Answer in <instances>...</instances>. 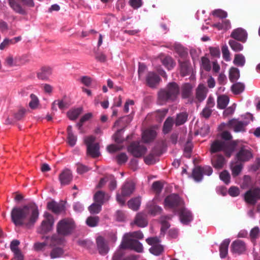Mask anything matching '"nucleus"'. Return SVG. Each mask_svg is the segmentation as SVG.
I'll return each mask as SVG.
<instances>
[{
  "instance_id": "1",
  "label": "nucleus",
  "mask_w": 260,
  "mask_h": 260,
  "mask_svg": "<svg viewBox=\"0 0 260 260\" xmlns=\"http://www.w3.org/2000/svg\"><path fill=\"white\" fill-rule=\"evenodd\" d=\"M39 210L35 204H29L22 207H14L11 213L12 222L16 226L25 225L30 226L37 220Z\"/></svg>"
},
{
  "instance_id": "2",
  "label": "nucleus",
  "mask_w": 260,
  "mask_h": 260,
  "mask_svg": "<svg viewBox=\"0 0 260 260\" xmlns=\"http://www.w3.org/2000/svg\"><path fill=\"white\" fill-rule=\"evenodd\" d=\"M180 90L179 86L177 83H169L164 88L160 89L157 93L158 104L164 105L167 102L175 101L179 94Z\"/></svg>"
},
{
  "instance_id": "3",
  "label": "nucleus",
  "mask_w": 260,
  "mask_h": 260,
  "mask_svg": "<svg viewBox=\"0 0 260 260\" xmlns=\"http://www.w3.org/2000/svg\"><path fill=\"white\" fill-rule=\"evenodd\" d=\"M237 145L236 141H223L221 140H214L211 145L210 151L215 153L223 151L228 157H230Z\"/></svg>"
},
{
  "instance_id": "4",
  "label": "nucleus",
  "mask_w": 260,
  "mask_h": 260,
  "mask_svg": "<svg viewBox=\"0 0 260 260\" xmlns=\"http://www.w3.org/2000/svg\"><path fill=\"white\" fill-rule=\"evenodd\" d=\"M75 228V223L73 219L65 218L57 223L56 231L60 236H67L73 233Z\"/></svg>"
},
{
  "instance_id": "5",
  "label": "nucleus",
  "mask_w": 260,
  "mask_h": 260,
  "mask_svg": "<svg viewBox=\"0 0 260 260\" xmlns=\"http://www.w3.org/2000/svg\"><path fill=\"white\" fill-rule=\"evenodd\" d=\"M8 3L14 11L23 15L27 13L25 7L32 8L35 6L34 0H8Z\"/></svg>"
},
{
  "instance_id": "6",
  "label": "nucleus",
  "mask_w": 260,
  "mask_h": 260,
  "mask_svg": "<svg viewBox=\"0 0 260 260\" xmlns=\"http://www.w3.org/2000/svg\"><path fill=\"white\" fill-rule=\"evenodd\" d=\"M183 205V202L180 197L175 193L168 196L164 200V207L165 208H170L176 210L179 209Z\"/></svg>"
},
{
  "instance_id": "7",
  "label": "nucleus",
  "mask_w": 260,
  "mask_h": 260,
  "mask_svg": "<svg viewBox=\"0 0 260 260\" xmlns=\"http://www.w3.org/2000/svg\"><path fill=\"white\" fill-rule=\"evenodd\" d=\"M120 248L134 250L138 252H142L143 250V245L140 242L129 238H124L120 244Z\"/></svg>"
},
{
  "instance_id": "8",
  "label": "nucleus",
  "mask_w": 260,
  "mask_h": 260,
  "mask_svg": "<svg viewBox=\"0 0 260 260\" xmlns=\"http://www.w3.org/2000/svg\"><path fill=\"white\" fill-rule=\"evenodd\" d=\"M244 199L246 203L254 205L260 200V188L254 187L249 189L244 193Z\"/></svg>"
},
{
  "instance_id": "9",
  "label": "nucleus",
  "mask_w": 260,
  "mask_h": 260,
  "mask_svg": "<svg viewBox=\"0 0 260 260\" xmlns=\"http://www.w3.org/2000/svg\"><path fill=\"white\" fill-rule=\"evenodd\" d=\"M128 151L135 157H140L145 154L146 147L139 142H132L127 147Z\"/></svg>"
},
{
  "instance_id": "10",
  "label": "nucleus",
  "mask_w": 260,
  "mask_h": 260,
  "mask_svg": "<svg viewBox=\"0 0 260 260\" xmlns=\"http://www.w3.org/2000/svg\"><path fill=\"white\" fill-rule=\"evenodd\" d=\"M249 123L247 121H241L233 118L224 124L228 128L233 129L236 133L244 132L246 131L245 127Z\"/></svg>"
},
{
  "instance_id": "11",
  "label": "nucleus",
  "mask_w": 260,
  "mask_h": 260,
  "mask_svg": "<svg viewBox=\"0 0 260 260\" xmlns=\"http://www.w3.org/2000/svg\"><path fill=\"white\" fill-rule=\"evenodd\" d=\"M236 159L241 163L248 161L253 157V154L250 149L245 146H242L236 155Z\"/></svg>"
},
{
  "instance_id": "12",
  "label": "nucleus",
  "mask_w": 260,
  "mask_h": 260,
  "mask_svg": "<svg viewBox=\"0 0 260 260\" xmlns=\"http://www.w3.org/2000/svg\"><path fill=\"white\" fill-rule=\"evenodd\" d=\"M230 37L239 42L244 43L247 39L248 34L244 29L239 27L232 31Z\"/></svg>"
},
{
  "instance_id": "13",
  "label": "nucleus",
  "mask_w": 260,
  "mask_h": 260,
  "mask_svg": "<svg viewBox=\"0 0 260 260\" xmlns=\"http://www.w3.org/2000/svg\"><path fill=\"white\" fill-rule=\"evenodd\" d=\"M181 223L184 224H188L193 219V216L191 212L185 208L183 205L178 211Z\"/></svg>"
},
{
  "instance_id": "14",
  "label": "nucleus",
  "mask_w": 260,
  "mask_h": 260,
  "mask_svg": "<svg viewBox=\"0 0 260 260\" xmlns=\"http://www.w3.org/2000/svg\"><path fill=\"white\" fill-rule=\"evenodd\" d=\"M161 79L153 72H149L146 76V84L151 88H155L159 84Z\"/></svg>"
},
{
  "instance_id": "15",
  "label": "nucleus",
  "mask_w": 260,
  "mask_h": 260,
  "mask_svg": "<svg viewBox=\"0 0 260 260\" xmlns=\"http://www.w3.org/2000/svg\"><path fill=\"white\" fill-rule=\"evenodd\" d=\"M245 243L242 240H236L231 244V250L233 253L240 254L246 250Z\"/></svg>"
},
{
  "instance_id": "16",
  "label": "nucleus",
  "mask_w": 260,
  "mask_h": 260,
  "mask_svg": "<svg viewBox=\"0 0 260 260\" xmlns=\"http://www.w3.org/2000/svg\"><path fill=\"white\" fill-rule=\"evenodd\" d=\"M146 209L148 213L152 216L160 214L162 211V208L155 203L154 200L147 203Z\"/></svg>"
},
{
  "instance_id": "17",
  "label": "nucleus",
  "mask_w": 260,
  "mask_h": 260,
  "mask_svg": "<svg viewBox=\"0 0 260 260\" xmlns=\"http://www.w3.org/2000/svg\"><path fill=\"white\" fill-rule=\"evenodd\" d=\"M136 185L132 181H126L121 187L122 196L129 197L135 190Z\"/></svg>"
},
{
  "instance_id": "18",
  "label": "nucleus",
  "mask_w": 260,
  "mask_h": 260,
  "mask_svg": "<svg viewBox=\"0 0 260 260\" xmlns=\"http://www.w3.org/2000/svg\"><path fill=\"white\" fill-rule=\"evenodd\" d=\"M72 179V172L69 169L64 170L59 175V180L61 185H66L70 184Z\"/></svg>"
},
{
  "instance_id": "19",
  "label": "nucleus",
  "mask_w": 260,
  "mask_h": 260,
  "mask_svg": "<svg viewBox=\"0 0 260 260\" xmlns=\"http://www.w3.org/2000/svg\"><path fill=\"white\" fill-rule=\"evenodd\" d=\"M96 243L99 253L102 255L106 254L109 248L104 238L102 236L98 237L96 239Z\"/></svg>"
},
{
  "instance_id": "20",
  "label": "nucleus",
  "mask_w": 260,
  "mask_h": 260,
  "mask_svg": "<svg viewBox=\"0 0 260 260\" xmlns=\"http://www.w3.org/2000/svg\"><path fill=\"white\" fill-rule=\"evenodd\" d=\"M20 244L19 241L13 240L10 244V249L14 253V259L16 260H23V256L21 250L19 249L18 246Z\"/></svg>"
},
{
  "instance_id": "21",
  "label": "nucleus",
  "mask_w": 260,
  "mask_h": 260,
  "mask_svg": "<svg viewBox=\"0 0 260 260\" xmlns=\"http://www.w3.org/2000/svg\"><path fill=\"white\" fill-rule=\"evenodd\" d=\"M211 164L216 169H221L225 164V158L221 154L214 155L211 158Z\"/></svg>"
},
{
  "instance_id": "22",
  "label": "nucleus",
  "mask_w": 260,
  "mask_h": 260,
  "mask_svg": "<svg viewBox=\"0 0 260 260\" xmlns=\"http://www.w3.org/2000/svg\"><path fill=\"white\" fill-rule=\"evenodd\" d=\"M208 89L203 84H200L196 89V98L198 102H202L203 101L207 93Z\"/></svg>"
},
{
  "instance_id": "23",
  "label": "nucleus",
  "mask_w": 260,
  "mask_h": 260,
  "mask_svg": "<svg viewBox=\"0 0 260 260\" xmlns=\"http://www.w3.org/2000/svg\"><path fill=\"white\" fill-rule=\"evenodd\" d=\"M193 86L190 83L183 84L181 87V95L182 99L189 98L192 94Z\"/></svg>"
},
{
  "instance_id": "24",
  "label": "nucleus",
  "mask_w": 260,
  "mask_h": 260,
  "mask_svg": "<svg viewBox=\"0 0 260 260\" xmlns=\"http://www.w3.org/2000/svg\"><path fill=\"white\" fill-rule=\"evenodd\" d=\"M110 196L103 191H98L94 195L95 202L103 205L105 202L109 200Z\"/></svg>"
},
{
  "instance_id": "25",
  "label": "nucleus",
  "mask_w": 260,
  "mask_h": 260,
  "mask_svg": "<svg viewBox=\"0 0 260 260\" xmlns=\"http://www.w3.org/2000/svg\"><path fill=\"white\" fill-rule=\"evenodd\" d=\"M180 74L183 77L189 75L192 72L190 63L188 61L180 62Z\"/></svg>"
},
{
  "instance_id": "26",
  "label": "nucleus",
  "mask_w": 260,
  "mask_h": 260,
  "mask_svg": "<svg viewBox=\"0 0 260 260\" xmlns=\"http://www.w3.org/2000/svg\"><path fill=\"white\" fill-rule=\"evenodd\" d=\"M47 209L55 214H58L64 210L63 206L55 201H51L47 203Z\"/></svg>"
},
{
  "instance_id": "27",
  "label": "nucleus",
  "mask_w": 260,
  "mask_h": 260,
  "mask_svg": "<svg viewBox=\"0 0 260 260\" xmlns=\"http://www.w3.org/2000/svg\"><path fill=\"white\" fill-rule=\"evenodd\" d=\"M100 146L98 143H94L93 145H89L87 147V153L93 158L100 156Z\"/></svg>"
},
{
  "instance_id": "28",
  "label": "nucleus",
  "mask_w": 260,
  "mask_h": 260,
  "mask_svg": "<svg viewBox=\"0 0 260 260\" xmlns=\"http://www.w3.org/2000/svg\"><path fill=\"white\" fill-rule=\"evenodd\" d=\"M134 223L139 227L144 228L148 224V221L146 216L142 213H138L135 217Z\"/></svg>"
},
{
  "instance_id": "29",
  "label": "nucleus",
  "mask_w": 260,
  "mask_h": 260,
  "mask_svg": "<svg viewBox=\"0 0 260 260\" xmlns=\"http://www.w3.org/2000/svg\"><path fill=\"white\" fill-rule=\"evenodd\" d=\"M52 74V69L49 67H44L41 69L38 73V78L41 80H47Z\"/></svg>"
},
{
  "instance_id": "30",
  "label": "nucleus",
  "mask_w": 260,
  "mask_h": 260,
  "mask_svg": "<svg viewBox=\"0 0 260 260\" xmlns=\"http://www.w3.org/2000/svg\"><path fill=\"white\" fill-rule=\"evenodd\" d=\"M229 239L224 240L219 247L220 256L221 258H225L228 253V247L230 243Z\"/></svg>"
},
{
  "instance_id": "31",
  "label": "nucleus",
  "mask_w": 260,
  "mask_h": 260,
  "mask_svg": "<svg viewBox=\"0 0 260 260\" xmlns=\"http://www.w3.org/2000/svg\"><path fill=\"white\" fill-rule=\"evenodd\" d=\"M156 136V132L153 129H147L143 134L142 139L144 142L148 143L154 139Z\"/></svg>"
},
{
  "instance_id": "32",
  "label": "nucleus",
  "mask_w": 260,
  "mask_h": 260,
  "mask_svg": "<svg viewBox=\"0 0 260 260\" xmlns=\"http://www.w3.org/2000/svg\"><path fill=\"white\" fill-rule=\"evenodd\" d=\"M54 221L43 220L39 230L40 234H46L50 232L52 228Z\"/></svg>"
},
{
  "instance_id": "33",
  "label": "nucleus",
  "mask_w": 260,
  "mask_h": 260,
  "mask_svg": "<svg viewBox=\"0 0 260 260\" xmlns=\"http://www.w3.org/2000/svg\"><path fill=\"white\" fill-rule=\"evenodd\" d=\"M174 123V118L172 117H168L164 123L162 129L163 133L165 134H167L171 132Z\"/></svg>"
},
{
  "instance_id": "34",
  "label": "nucleus",
  "mask_w": 260,
  "mask_h": 260,
  "mask_svg": "<svg viewBox=\"0 0 260 260\" xmlns=\"http://www.w3.org/2000/svg\"><path fill=\"white\" fill-rule=\"evenodd\" d=\"M141 205V197H138L131 199L127 202L128 207L134 210L137 211L139 209Z\"/></svg>"
},
{
  "instance_id": "35",
  "label": "nucleus",
  "mask_w": 260,
  "mask_h": 260,
  "mask_svg": "<svg viewBox=\"0 0 260 260\" xmlns=\"http://www.w3.org/2000/svg\"><path fill=\"white\" fill-rule=\"evenodd\" d=\"M188 114L186 112H181L177 114L174 123L176 126L183 124L187 120Z\"/></svg>"
},
{
  "instance_id": "36",
  "label": "nucleus",
  "mask_w": 260,
  "mask_h": 260,
  "mask_svg": "<svg viewBox=\"0 0 260 260\" xmlns=\"http://www.w3.org/2000/svg\"><path fill=\"white\" fill-rule=\"evenodd\" d=\"M19 58L15 57L14 58L12 55H10L6 58L4 64L9 67L19 66L20 63L19 62Z\"/></svg>"
},
{
  "instance_id": "37",
  "label": "nucleus",
  "mask_w": 260,
  "mask_h": 260,
  "mask_svg": "<svg viewBox=\"0 0 260 260\" xmlns=\"http://www.w3.org/2000/svg\"><path fill=\"white\" fill-rule=\"evenodd\" d=\"M172 218L171 215H164L160 217V223L161 224V232L165 233L170 226V223L167 220H170Z\"/></svg>"
},
{
  "instance_id": "38",
  "label": "nucleus",
  "mask_w": 260,
  "mask_h": 260,
  "mask_svg": "<svg viewBox=\"0 0 260 260\" xmlns=\"http://www.w3.org/2000/svg\"><path fill=\"white\" fill-rule=\"evenodd\" d=\"M82 110V108H77L76 109H74L68 111L67 113V115L70 120H76L81 114Z\"/></svg>"
},
{
  "instance_id": "39",
  "label": "nucleus",
  "mask_w": 260,
  "mask_h": 260,
  "mask_svg": "<svg viewBox=\"0 0 260 260\" xmlns=\"http://www.w3.org/2000/svg\"><path fill=\"white\" fill-rule=\"evenodd\" d=\"M240 77V71L238 68L232 67L229 71V79L231 82H235Z\"/></svg>"
},
{
  "instance_id": "40",
  "label": "nucleus",
  "mask_w": 260,
  "mask_h": 260,
  "mask_svg": "<svg viewBox=\"0 0 260 260\" xmlns=\"http://www.w3.org/2000/svg\"><path fill=\"white\" fill-rule=\"evenodd\" d=\"M229 102V98L226 95H221L217 99V107L220 109H224Z\"/></svg>"
},
{
  "instance_id": "41",
  "label": "nucleus",
  "mask_w": 260,
  "mask_h": 260,
  "mask_svg": "<svg viewBox=\"0 0 260 260\" xmlns=\"http://www.w3.org/2000/svg\"><path fill=\"white\" fill-rule=\"evenodd\" d=\"M61 236L58 235H53L50 238V246H54L58 245H61L64 242V238L61 237Z\"/></svg>"
},
{
  "instance_id": "42",
  "label": "nucleus",
  "mask_w": 260,
  "mask_h": 260,
  "mask_svg": "<svg viewBox=\"0 0 260 260\" xmlns=\"http://www.w3.org/2000/svg\"><path fill=\"white\" fill-rule=\"evenodd\" d=\"M245 89V85L241 82H237L231 87V90L235 94H239L242 92Z\"/></svg>"
},
{
  "instance_id": "43",
  "label": "nucleus",
  "mask_w": 260,
  "mask_h": 260,
  "mask_svg": "<svg viewBox=\"0 0 260 260\" xmlns=\"http://www.w3.org/2000/svg\"><path fill=\"white\" fill-rule=\"evenodd\" d=\"M229 44L233 50L235 52H239L243 50V45L236 40H230Z\"/></svg>"
},
{
  "instance_id": "44",
  "label": "nucleus",
  "mask_w": 260,
  "mask_h": 260,
  "mask_svg": "<svg viewBox=\"0 0 260 260\" xmlns=\"http://www.w3.org/2000/svg\"><path fill=\"white\" fill-rule=\"evenodd\" d=\"M203 175L201 167H197L193 170L192 176L196 181H201L203 179Z\"/></svg>"
},
{
  "instance_id": "45",
  "label": "nucleus",
  "mask_w": 260,
  "mask_h": 260,
  "mask_svg": "<svg viewBox=\"0 0 260 260\" xmlns=\"http://www.w3.org/2000/svg\"><path fill=\"white\" fill-rule=\"evenodd\" d=\"M243 167V165L241 162L240 164L235 165H234L233 163H231V169L232 170V175L233 177H236L238 176L241 173Z\"/></svg>"
},
{
  "instance_id": "46",
  "label": "nucleus",
  "mask_w": 260,
  "mask_h": 260,
  "mask_svg": "<svg viewBox=\"0 0 260 260\" xmlns=\"http://www.w3.org/2000/svg\"><path fill=\"white\" fill-rule=\"evenodd\" d=\"M161 62L162 64L169 70H172L175 66V63L170 56H166L162 59Z\"/></svg>"
},
{
  "instance_id": "47",
  "label": "nucleus",
  "mask_w": 260,
  "mask_h": 260,
  "mask_svg": "<svg viewBox=\"0 0 260 260\" xmlns=\"http://www.w3.org/2000/svg\"><path fill=\"white\" fill-rule=\"evenodd\" d=\"M56 106H58V108L61 110H63L68 107V104L66 102L59 100H55L53 102L52 104V109L53 110L57 111Z\"/></svg>"
},
{
  "instance_id": "48",
  "label": "nucleus",
  "mask_w": 260,
  "mask_h": 260,
  "mask_svg": "<svg viewBox=\"0 0 260 260\" xmlns=\"http://www.w3.org/2000/svg\"><path fill=\"white\" fill-rule=\"evenodd\" d=\"M100 221V218L98 216H89L86 220V223L90 227H95L98 225Z\"/></svg>"
},
{
  "instance_id": "49",
  "label": "nucleus",
  "mask_w": 260,
  "mask_h": 260,
  "mask_svg": "<svg viewBox=\"0 0 260 260\" xmlns=\"http://www.w3.org/2000/svg\"><path fill=\"white\" fill-rule=\"evenodd\" d=\"M42 239H45V241L44 242H37L35 243L34 244V249L36 251H41L44 249L45 247L48 244V242L47 241L49 239V237L48 236L46 237H42Z\"/></svg>"
},
{
  "instance_id": "50",
  "label": "nucleus",
  "mask_w": 260,
  "mask_h": 260,
  "mask_svg": "<svg viewBox=\"0 0 260 260\" xmlns=\"http://www.w3.org/2000/svg\"><path fill=\"white\" fill-rule=\"evenodd\" d=\"M124 238H133L138 239H142L144 238V235L141 231H138L133 232H129L128 233H126L124 235Z\"/></svg>"
},
{
  "instance_id": "51",
  "label": "nucleus",
  "mask_w": 260,
  "mask_h": 260,
  "mask_svg": "<svg viewBox=\"0 0 260 260\" xmlns=\"http://www.w3.org/2000/svg\"><path fill=\"white\" fill-rule=\"evenodd\" d=\"M63 253V250L61 248H54L51 251L50 255L52 259L61 257Z\"/></svg>"
},
{
  "instance_id": "52",
  "label": "nucleus",
  "mask_w": 260,
  "mask_h": 260,
  "mask_svg": "<svg viewBox=\"0 0 260 260\" xmlns=\"http://www.w3.org/2000/svg\"><path fill=\"white\" fill-rule=\"evenodd\" d=\"M102 206V205L95 202L89 206L88 210L91 214H98L101 211Z\"/></svg>"
},
{
  "instance_id": "53",
  "label": "nucleus",
  "mask_w": 260,
  "mask_h": 260,
  "mask_svg": "<svg viewBox=\"0 0 260 260\" xmlns=\"http://www.w3.org/2000/svg\"><path fill=\"white\" fill-rule=\"evenodd\" d=\"M150 252L155 255H160L164 251V247L161 245H154L149 249Z\"/></svg>"
},
{
  "instance_id": "54",
  "label": "nucleus",
  "mask_w": 260,
  "mask_h": 260,
  "mask_svg": "<svg viewBox=\"0 0 260 260\" xmlns=\"http://www.w3.org/2000/svg\"><path fill=\"white\" fill-rule=\"evenodd\" d=\"M124 128L118 130L113 136V138L115 142L117 143H122L124 142V139L122 137V132Z\"/></svg>"
},
{
  "instance_id": "55",
  "label": "nucleus",
  "mask_w": 260,
  "mask_h": 260,
  "mask_svg": "<svg viewBox=\"0 0 260 260\" xmlns=\"http://www.w3.org/2000/svg\"><path fill=\"white\" fill-rule=\"evenodd\" d=\"M115 159L118 164L122 165L127 161L128 157L125 153L121 152L116 156Z\"/></svg>"
},
{
  "instance_id": "56",
  "label": "nucleus",
  "mask_w": 260,
  "mask_h": 260,
  "mask_svg": "<svg viewBox=\"0 0 260 260\" xmlns=\"http://www.w3.org/2000/svg\"><path fill=\"white\" fill-rule=\"evenodd\" d=\"M245 62V60L244 56L242 54H236L235 56V58L234 60V63L238 66L242 67L244 65Z\"/></svg>"
},
{
  "instance_id": "57",
  "label": "nucleus",
  "mask_w": 260,
  "mask_h": 260,
  "mask_svg": "<svg viewBox=\"0 0 260 260\" xmlns=\"http://www.w3.org/2000/svg\"><path fill=\"white\" fill-rule=\"evenodd\" d=\"M251 185V177L248 175H245L243 177V182L241 185V187L242 189H247L249 188Z\"/></svg>"
},
{
  "instance_id": "58",
  "label": "nucleus",
  "mask_w": 260,
  "mask_h": 260,
  "mask_svg": "<svg viewBox=\"0 0 260 260\" xmlns=\"http://www.w3.org/2000/svg\"><path fill=\"white\" fill-rule=\"evenodd\" d=\"M220 179L225 184H228L230 182V175L226 170H224L220 173L219 175Z\"/></svg>"
},
{
  "instance_id": "59",
  "label": "nucleus",
  "mask_w": 260,
  "mask_h": 260,
  "mask_svg": "<svg viewBox=\"0 0 260 260\" xmlns=\"http://www.w3.org/2000/svg\"><path fill=\"white\" fill-rule=\"evenodd\" d=\"M152 187L155 193L159 194L161 192L163 185L160 181H155L153 183Z\"/></svg>"
},
{
  "instance_id": "60",
  "label": "nucleus",
  "mask_w": 260,
  "mask_h": 260,
  "mask_svg": "<svg viewBox=\"0 0 260 260\" xmlns=\"http://www.w3.org/2000/svg\"><path fill=\"white\" fill-rule=\"evenodd\" d=\"M14 39H5L3 42L0 44V49L4 50L10 46V45L14 44Z\"/></svg>"
},
{
  "instance_id": "61",
  "label": "nucleus",
  "mask_w": 260,
  "mask_h": 260,
  "mask_svg": "<svg viewBox=\"0 0 260 260\" xmlns=\"http://www.w3.org/2000/svg\"><path fill=\"white\" fill-rule=\"evenodd\" d=\"M213 15L220 18L221 19L225 18L227 17V13L221 9H216L212 12Z\"/></svg>"
},
{
  "instance_id": "62",
  "label": "nucleus",
  "mask_w": 260,
  "mask_h": 260,
  "mask_svg": "<svg viewBox=\"0 0 260 260\" xmlns=\"http://www.w3.org/2000/svg\"><path fill=\"white\" fill-rule=\"evenodd\" d=\"M221 138L222 139V141H233L232 140L233 138V136L231 135V133L228 131H223L220 135Z\"/></svg>"
},
{
  "instance_id": "63",
  "label": "nucleus",
  "mask_w": 260,
  "mask_h": 260,
  "mask_svg": "<svg viewBox=\"0 0 260 260\" xmlns=\"http://www.w3.org/2000/svg\"><path fill=\"white\" fill-rule=\"evenodd\" d=\"M77 172L78 174H82L88 172L90 169L89 168L81 163H77Z\"/></svg>"
},
{
  "instance_id": "64",
  "label": "nucleus",
  "mask_w": 260,
  "mask_h": 260,
  "mask_svg": "<svg viewBox=\"0 0 260 260\" xmlns=\"http://www.w3.org/2000/svg\"><path fill=\"white\" fill-rule=\"evenodd\" d=\"M123 249H121L120 247V249L117 250L114 254L112 260H122L124 258L123 256L124 255V252L123 251Z\"/></svg>"
}]
</instances>
